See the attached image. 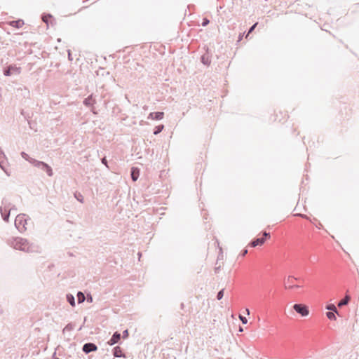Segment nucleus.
<instances>
[{
  "label": "nucleus",
  "instance_id": "36",
  "mask_svg": "<svg viewBox=\"0 0 359 359\" xmlns=\"http://www.w3.org/2000/svg\"><path fill=\"white\" fill-rule=\"evenodd\" d=\"M68 59H69V60H71V61L73 60V59H72V53H71V51H70L69 50H68Z\"/></svg>",
  "mask_w": 359,
  "mask_h": 359
},
{
  "label": "nucleus",
  "instance_id": "25",
  "mask_svg": "<svg viewBox=\"0 0 359 359\" xmlns=\"http://www.w3.org/2000/svg\"><path fill=\"white\" fill-rule=\"evenodd\" d=\"M349 299H350V298H349V297H346V298H345V299H344L341 300V301L339 302V304H338V306H339V307H341V306H344V305H346V304L348 303Z\"/></svg>",
  "mask_w": 359,
  "mask_h": 359
},
{
  "label": "nucleus",
  "instance_id": "19",
  "mask_svg": "<svg viewBox=\"0 0 359 359\" xmlns=\"http://www.w3.org/2000/svg\"><path fill=\"white\" fill-rule=\"evenodd\" d=\"M76 297H77V302L79 304L83 303L86 299V297L82 292H78Z\"/></svg>",
  "mask_w": 359,
  "mask_h": 359
},
{
  "label": "nucleus",
  "instance_id": "26",
  "mask_svg": "<svg viewBox=\"0 0 359 359\" xmlns=\"http://www.w3.org/2000/svg\"><path fill=\"white\" fill-rule=\"evenodd\" d=\"M224 289H222L220 290L218 292H217V299L218 300H221L223 297H224Z\"/></svg>",
  "mask_w": 359,
  "mask_h": 359
},
{
  "label": "nucleus",
  "instance_id": "10",
  "mask_svg": "<svg viewBox=\"0 0 359 359\" xmlns=\"http://www.w3.org/2000/svg\"><path fill=\"white\" fill-rule=\"evenodd\" d=\"M121 337V334L118 332H115L111 339L108 341L107 344L110 346H113L119 341Z\"/></svg>",
  "mask_w": 359,
  "mask_h": 359
},
{
  "label": "nucleus",
  "instance_id": "1",
  "mask_svg": "<svg viewBox=\"0 0 359 359\" xmlns=\"http://www.w3.org/2000/svg\"><path fill=\"white\" fill-rule=\"evenodd\" d=\"M10 246L15 250L30 253H39L40 248L34 243H29L26 238L15 237L8 241Z\"/></svg>",
  "mask_w": 359,
  "mask_h": 359
},
{
  "label": "nucleus",
  "instance_id": "2",
  "mask_svg": "<svg viewBox=\"0 0 359 359\" xmlns=\"http://www.w3.org/2000/svg\"><path fill=\"white\" fill-rule=\"evenodd\" d=\"M13 203L8 198L4 197L1 201L0 212L4 221L8 222L11 215V208Z\"/></svg>",
  "mask_w": 359,
  "mask_h": 359
},
{
  "label": "nucleus",
  "instance_id": "23",
  "mask_svg": "<svg viewBox=\"0 0 359 359\" xmlns=\"http://www.w3.org/2000/svg\"><path fill=\"white\" fill-rule=\"evenodd\" d=\"M335 313H336L333 311H328L326 313V316L330 320H336Z\"/></svg>",
  "mask_w": 359,
  "mask_h": 359
},
{
  "label": "nucleus",
  "instance_id": "32",
  "mask_svg": "<svg viewBox=\"0 0 359 359\" xmlns=\"http://www.w3.org/2000/svg\"><path fill=\"white\" fill-rule=\"evenodd\" d=\"M129 335V333H128V330H125L123 332V339H126Z\"/></svg>",
  "mask_w": 359,
  "mask_h": 359
},
{
  "label": "nucleus",
  "instance_id": "13",
  "mask_svg": "<svg viewBox=\"0 0 359 359\" xmlns=\"http://www.w3.org/2000/svg\"><path fill=\"white\" fill-rule=\"evenodd\" d=\"M130 176L133 182H136L140 176V170L137 168L133 167L130 170Z\"/></svg>",
  "mask_w": 359,
  "mask_h": 359
},
{
  "label": "nucleus",
  "instance_id": "35",
  "mask_svg": "<svg viewBox=\"0 0 359 359\" xmlns=\"http://www.w3.org/2000/svg\"><path fill=\"white\" fill-rule=\"evenodd\" d=\"M248 253V250L247 249H244L242 250L241 253V256L242 257H244L247 255Z\"/></svg>",
  "mask_w": 359,
  "mask_h": 359
},
{
  "label": "nucleus",
  "instance_id": "28",
  "mask_svg": "<svg viewBox=\"0 0 359 359\" xmlns=\"http://www.w3.org/2000/svg\"><path fill=\"white\" fill-rule=\"evenodd\" d=\"M209 23H210V20H209L208 18H203V21H202L201 25H202L203 27H205V26H207Z\"/></svg>",
  "mask_w": 359,
  "mask_h": 359
},
{
  "label": "nucleus",
  "instance_id": "37",
  "mask_svg": "<svg viewBox=\"0 0 359 359\" xmlns=\"http://www.w3.org/2000/svg\"><path fill=\"white\" fill-rule=\"evenodd\" d=\"M1 168L4 170V171L5 172V173L8 175V176H10L11 175V173L8 172V171L7 170H6L3 166H1Z\"/></svg>",
  "mask_w": 359,
  "mask_h": 359
},
{
  "label": "nucleus",
  "instance_id": "14",
  "mask_svg": "<svg viewBox=\"0 0 359 359\" xmlns=\"http://www.w3.org/2000/svg\"><path fill=\"white\" fill-rule=\"evenodd\" d=\"M265 242V238H257L253 239L249 244L251 247H257L258 245H262Z\"/></svg>",
  "mask_w": 359,
  "mask_h": 359
},
{
  "label": "nucleus",
  "instance_id": "41",
  "mask_svg": "<svg viewBox=\"0 0 359 359\" xmlns=\"http://www.w3.org/2000/svg\"><path fill=\"white\" fill-rule=\"evenodd\" d=\"M242 39H243V34L241 33V34H239L238 41H241V40H242Z\"/></svg>",
  "mask_w": 359,
  "mask_h": 359
},
{
  "label": "nucleus",
  "instance_id": "15",
  "mask_svg": "<svg viewBox=\"0 0 359 359\" xmlns=\"http://www.w3.org/2000/svg\"><path fill=\"white\" fill-rule=\"evenodd\" d=\"M113 355L116 358L126 357L120 346H117L113 348Z\"/></svg>",
  "mask_w": 359,
  "mask_h": 359
},
{
  "label": "nucleus",
  "instance_id": "46",
  "mask_svg": "<svg viewBox=\"0 0 359 359\" xmlns=\"http://www.w3.org/2000/svg\"><path fill=\"white\" fill-rule=\"evenodd\" d=\"M91 111L93 112V114H96L95 111H94L93 108L91 109Z\"/></svg>",
  "mask_w": 359,
  "mask_h": 359
},
{
  "label": "nucleus",
  "instance_id": "24",
  "mask_svg": "<svg viewBox=\"0 0 359 359\" xmlns=\"http://www.w3.org/2000/svg\"><path fill=\"white\" fill-rule=\"evenodd\" d=\"M74 197L76 198V200L81 203H83V195L79 192H76L74 194Z\"/></svg>",
  "mask_w": 359,
  "mask_h": 359
},
{
  "label": "nucleus",
  "instance_id": "11",
  "mask_svg": "<svg viewBox=\"0 0 359 359\" xmlns=\"http://www.w3.org/2000/svg\"><path fill=\"white\" fill-rule=\"evenodd\" d=\"M164 117V113L162 111L151 112L148 116V119L161 120Z\"/></svg>",
  "mask_w": 359,
  "mask_h": 359
},
{
  "label": "nucleus",
  "instance_id": "8",
  "mask_svg": "<svg viewBox=\"0 0 359 359\" xmlns=\"http://www.w3.org/2000/svg\"><path fill=\"white\" fill-rule=\"evenodd\" d=\"M97 350V346L94 343L88 342L86 343L83 347L82 351L86 353H90L91 352L95 351Z\"/></svg>",
  "mask_w": 359,
  "mask_h": 359
},
{
  "label": "nucleus",
  "instance_id": "27",
  "mask_svg": "<svg viewBox=\"0 0 359 359\" xmlns=\"http://www.w3.org/2000/svg\"><path fill=\"white\" fill-rule=\"evenodd\" d=\"M52 18V15H51L50 14L43 15L42 16V20H43L45 23L48 24V18Z\"/></svg>",
  "mask_w": 359,
  "mask_h": 359
},
{
  "label": "nucleus",
  "instance_id": "44",
  "mask_svg": "<svg viewBox=\"0 0 359 359\" xmlns=\"http://www.w3.org/2000/svg\"><path fill=\"white\" fill-rule=\"evenodd\" d=\"M321 226H322L321 224H319V225H318V229H320V228H321Z\"/></svg>",
  "mask_w": 359,
  "mask_h": 359
},
{
  "label": "nucleus",
  "instance_id": "12",
  "mask_svg": "<svg viewBox=\"0 0 359 359\" xmlns=\"http://www.w3.org/2000/svg\"><path fill=\"white\" fill-rule=\"evenodd\" d=\"M83 103L86 107H93L96 103V101L93 95H90L83 100Z\"/></svg>",
  "mask_w": 359,
  "mask_h": 359
},
{
  "label": "nucleus",
  "instance_id": "33",
  "mask_svg": "<svg viewBox=\"0 0 359 359\" xmlns=\"http://www.w3.org/2000/svg\"><path fill=\"white\" fill-rule=\"evenodd\" d=\"M102 163L104 164L107 168H109L107 165V161L106 159V157H104L101 159Z\"/></svg>",
  "mask_w": 359,
  "mask_h": 359
},
{
  "label": "nucleus",
  "instance_id": "45",
  "mask_svg": "<svg viewBox=\"0 0 359 359\" xmlns=\"http://www.w3.org/2000/svg\"><path fill=\"white\" fill-rule=\"evenodd\" d=\"M321 226H322L321 224H319V225H318V229H320V228H321Z\"/></svg>",
  "mask_w": 359,
  "mask_h": 359
},
{
  "label": "nucleus",
  "instance_id": "6",
  "mask_svg": "<svg viewBox=\"0 0 359 359\" xmlns=\"http://www.w3.org/2000/svg\"><path fill=\"white\" fill-rule=\"evenodd\" d=\"M21 72V68L18 67L15 65H9L4 69L3 73L6 76H9L13 74H20Z\"/></svg>",
  "mask_w": 359,
  "mask_h": 359
},
{
  "label": "nucleus",
  "instance_id": "39",
  "mask_svg": "<svg viewBox=\"0 0 359 359\" xmlns=\"http://www.w3.org/2000/svg\"><path fill=\"white\" fill-rule=\"evenodd\" d=\"M17 210V208H15V205L13 204L11 205V212L13 210Z\"/></svg>",
  "mask_w": 359,
  "mask_h": 359
},
{
  "label": "nucleus",
  "instance_id": "5",
  "mask_svg": "<svg viewBox=\"0 0 359 359\" xmlns=\"http://www.w3.org/2000/svg\"><path fill=\"white\" fill-rule=\"evenodd\" d=\"M293 309L303 317H306L309 314V310L307 306L302 304H295Z\"/></svg>",
  "mask_w": 359,
  "mask_h": 359
},
{
  "label": "nucleus",
  "instance_id": "18",
  "mask_svg": "<svg viewBox=\"0 0 359 359\" xmlns=\"http://www.w3.org/2000/svg\"><path fill=\"white\" fill-rule=\"evenodd\" d=\"M67 302L72 306H75V298L74 296L70 293L66 294Z\"/></svg>",
  "mask_w": 359,
  "mask_h": 359
},
{
  "label": "nucleus",
  "instance_id": "47",
  "mask_svg": "<svg viewBox=\"0 0 359 359\" xmlns=\"http://www.w3.org/2000/svg\"><path fill=\"white\" fill-rule=\"evenodd\" d=\"M138 256L140 257L141 256V253L140 252H138Z\"/></svg>",
  "mask_w": 359,
  "mask_h": 359
},
{
  "label": "nucleus",
  "instance_id": "7",
  "mask_svg": "<svg viewBox=\"0 0 359 359\" xmlns=\"http://www.w3.org/2000/svg\"><path fill=\"white\" fill-rule=\"evenodd\" d=\"M17 96H19L22 98H29L30 92L29 90L23 86H20L16 88Z\"/></svg>",
  "mask_w": 359,
  "mask_h": 359
},
{
  "label": "nucleus",
  "instance_id": "42",
  "mask_svg": "<svg viewBox=\"0 0 359 359\" xmlns=\"http://www.w3.org/2000/svg\"><path fill=\"white\" fill-rule=\"evenodd\" d=\"M55 355H56V351H55V352L53 353V359H59V358H55Z\"/></svg>",
  "mask_w": 359,
  "mask_h": 359
},
{
  "label": "nucleus",
  "instance_id": "31",
  "mask_svg": "<svg viewBox=\"0 0 359 359\" xmlns=\"http://www.w3.org/2000/svg\"><path fill=\"white\" fill-rule=\"evenodd\" d=\"M257 25V23H255L253 25H252V26L250 27V29H249V30H248V34H247V36H248V34H249L250 33H251V32L255 29V28L256 27Z\"/></svg>",
  "mask_w": 359,
  "mask_h": 359
},
{
  "label": "nucleus",
  "instance_id": "43",
  "mask_svg": "<svg viewBox=\"0 0 359 359\" xmlns=\"http://www.w3.org/2000/svg\"><path fill=\"white\" fill-rule=\"evenodd\" d=\"M246 312H247V314L249 315L250 314V310L248 309H246Z\"/></svg>",
  "mask_w": 359,
  "mask_h": 359
},
{
  "label": "nucleus",
  "instance_id": "3",
  "mask_svg": "<svg viewBox=\"0 0 359 359\" xmlns=\"http://www.w3.org/2000/svg\"><path fill=\"white\" fill-rule=\"evenodd\" d=\"M25 214H19L16 216L15 219V226L20 232H24L27 228L26 224L27 219L25 218Z\"/></svg>",
  "mask_w": 359,
  "mask_h": 359
},
{
  "label": "nucleus",
  "instance_id": "40",
  "mask_svg": "<svg viewBox=\"0 0 359 359\" xmlns=\"http://www.w3.org/2000/svg\"><path fill=\"white\" fill-rule=\"evenodd\" d=\"M72 327V325L71 324H68L65 329H67V330H71Z\"/></svg>",
  "mask_w": 359,
  "mask_h": 359
},
{
  "label": "nucleus",
  "instance_id": "16",
  "mask_svg": "<svg viewBox=\"0 0 359 359\" xmlns=\"http://www.w3.org/2000/svg\"><path fill=\"white\" fill-rule=\"evenodd\" d=\"M201 62L205 65H209L211 62L210 55L208 53L203 54L201 57Z\"/></svg>",
  "mask_w": 359,
  "mask_h": 359
},
{
  "label": "nucleus",
  "instance_id": "34",
  "mask_svg": "<svg viewBox=\"0 0 359 359\" xmlns=\"http://www.w3.org/2000/svg\"><path fill=\"white\" fill-rule=\"evenodd\" d=\"M86 300H87L88 302H90V303L93 302V297L91 296V294H88L87 295Z\"/></svg>",
  "mask_w": 359,
  "mask_h": 359
},
{
  "label": "nucleus",
  "instance_id": "20",
  "mask_svg": "<svg viewBox=\"0 0 359 359\" xmlns=\"http://www.w3.org/2000/svg\"><path fill=\"white\" fill-rule=\"evenodd\" d=\"M325 309L328 310L329 311H333L335 312L337 315H339L338 311L333 304H329L326 306Z\"/></svg>",
  "mask_w": 359,
  "mask_h": 359
},
{
  "label": "nucleus",
  "instance_id": "30",
  "mask_svg": "<svg viewBox=\"0 0 359 359\" xmlns=\"http://www.w3.org/2000/svg\"><path fill=\"white\" fill-rule=\"evenodd\" d=\"M270 238V233L264 231L263 236L261 238H265V241H266L267 238Z\"/></svg>",
  "mask_w": 359,
  "mask_h": 359
},
{
  "label": "nucleus",
  "instance_id": "22",
  "mask_svg": "<svg viewBox=\"0 0 359 359\" xmlns=\"http://www.w3.org/2000/svg\"><path fill=\"white\" fill-rule=\"evenodd\" d=\"M20 155L25 160L29 161L31 164H32V160H35L34 158L29 157V156L25 151H22Z\"/></svg>",
  "mask_w": 359,
  "mask_h": 359
},
{
  "label": "nucleus",
  "instance_id": "17",
  "mask_svg": "<svg viewBox=\"0 0 359 359\" xmlns=\"http://www.w3.org/2000/svg\"><path fill=\"white\" fill-rule=\"evenodd\" d=\"M24 25L22 20H13L10 22V25L16 28H20Z\"/></svg>",
  "mask_w": 359,
  "mask_h": 359
},
{
  "label": "nucleus",
  "instance_id": "29",
  "mask_svg": "<svg viewBox=\"0 0 359 359\" xmlns=\"http://www.w3.org/2000/svg\"><path fill=\"white\" fill-rule=\"evenodd\" d=\"M239 319L241 320V321L242 322L243 324H247L248 319L245 316H243L242 315H240L239 316Z\"/></svg>",
  "mask_w": 359,
  "mask_h": 359
},
{
  "label": "nucleus",
  "instance_id": "9",
  "mask_svg": "<svg viewBox=\"0 0 359 359\" xmlns=\"http://www.w3.org/2000/svg\"><path fill=\"white\" fill-rule=\"evenodd\" d=\"M297 280L298 278H295L292 276H289L285 280V289H294V288H299L301 286L299 285H292V280Z\"/></svg>",
  "mask_w": 359,
  "mask_h": 359
},
{
  "label": "nucleus",
  "instance_id": "38",
  "mask_svg": "<svg viewBox=\"0 0 359 359\" xmlns=\"http://www.w3.org/2000/svg\"><path fill=\"white\" fill-rule=\"evenodd\" d=\"M297 215H298V216H299V217H302V218H305V219H309V217H307V215H304V214H298Z\"/></svg>",
  "mask_w": 359,
  "mask_h": 359
},
{
  "label": "nucleus",
  "instance_id": "21",
  "mask_svg": "<svg viewBox=\"0 0 359 359\" xmlns=\"http://www.w3.org/2000/svg\"><path fill=\"white\" fill-rule=\"evenodd\" d=\"M163 128H164L163 125H158L154 128L153 133L154 135H158L163 130Z\"/></svg>",
  "mask_w": 359,
  "mask_h": 359
},
{
  "label": "nucleus",
  "instance_id": "4",
  "mask_svg": "<svg viewBox=\"0 0 359 359\" xmlns=\"http://www.w3.org/2000/svg\"><path fill=\"white\" fill-rule=\"evenodd\" d=\"M32 164L34 167H36L41 170L45 171L49 177H51L53 175V170H52L51 167L50 165H48L47 163H46L45 162L40 161L35 159V160H32Z\"/></svg>",
  "mask_w": 359,
  "mask_h": 359
}]
</instances>
